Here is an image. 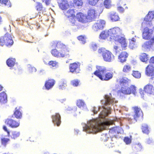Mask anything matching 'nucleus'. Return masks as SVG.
Returning a JSON list of instances; mask_svg holds the SVG:
<instances>
[{
	"mask_svg": "<svg viewBox=\"0 0 154 154\" xmlns=\"http://www.w3.org/2000/svg\"><path fill=\"white\" fill-rule=\"evenodd\" d=\"M109 31L111 41H112L117 36L122 34V30L118 27L110 29Z\"/></svg>",
	"mask_w": 154,
	"mask_h": 154,
	"instance_id": "10",
	"label": "nucleus"
},
{
	"mask_svg": "<svg viewBox=\"0 0 154 154\" xmlns=\"http://www.w3.org/2000/svg\"><path fill=\"white\" fill-rule=\"evenodd\" d=\"M76 105L79 108L83 107L84 106L85 103L83 100L79 99L77 101Z\"/></svg>",
	"mask_w": 154,
	"mask_h": 154,
	"instance_id": "40",
	"label": "nucleus"
},
{
	"mask_svg": "<svg viewBox=\"0 0 154 154\" xmlns=\"http://www.w3.org/2000/svg\"><path fill=\"white\" fill-rule=\"evenodd\" d=\"M109 17L112 22L119 21L120 18L118 14L115 12H112L109 14Z\"/></svg>",
	"mask_w": 154,
	"mask_h": 154,
	"instance_id": "25",
	"label": "nucleus"
},
{
	"mask_svg": "<svg viewBox=\"0 0 154 154\" xmlns=\"http://www.w3.org/2000/svg\"><path fill=\"white\" fill-rule=\"evenodd\" d=\"M105 21L104 20H98L92 26V28L95 31L102 29L105 26Z\"/></svg>",
	"mask_w": 154,
	"mask_h": 154,
	"instance_id": "16",
	"label": "nucleus"
},
{
	"mask_svg": "<svg viewBox=\"0 0 154 154\" xmlns=\"http://www.w3.org/2000/svg\"><path fill=\"white\" fill-rule=\"evenodd\" d=\"M100 54H101L104 60L106 62H112L115 59V57L110 51L105 50L104 49L101 48L98 50Z\"/></svg>",
	"mask_w": 154,
	"mask_h": 154,
	"instance_id": "6",
	"label": "nucleus"
},
{
	"mask_svg": "<svg viewBox=\"0 0 154 154\" xmlns=\"http://www.w3.org/2000/svg\"><path fill=\"white\" fill-rule=\"evenodd\" d=\"M79 82L78 79H74L71 81V84L73 86L76 87L79 85Z\"/></svg>",
	"mask_w": 154,
	"mask_h": 154,
	"instance_id": "46",
	"label": "nucleus"
},
{
	"mask_svg": "<svg viewBox=\"0 0 154 154\" xmlns=\"http://www.w3.org/2000/svg\"><path fill=\"white\" fill-rule=\"evenodd\" d=\"M125 8H126L127 9V8H127V7H125Z\"/></svg>",
	"mask_w": 154,
	"mask_h": 154,
	"instance_id": "62",
	"label": "nucleus"
},
{
	"mask_svg": "<svg viewBox=\"0 0 154 154\" xmlns=\"http://www.w3.org/2000/svg\"><path fill=\"white\" fill-rule=\"evenodd\" d=\"M131 69V66L129 64L125 65L122 69V71L125 73H128Z\"/></svg>",
	"mask_w": 154,
	"mask_h": 154,
	"instance_id": "31",
	"label": "nucleus"
},
{
	"mask_svg": "<svg viewBox=\"0 0 154 154\" xmlns=\"http://www.w3.org/2000/svg\"><path fill=\"white\" fill-rule=\"evenodd\" d=\"M10 141V139L8 138H3L1 139V142L2 144L4 145H6L8 143V142Z\"/></svg>",
	"mask_w": 154,
	"mask_h": 154,
	"instance_id": "48",
	"label": "nucleus"
},
{
	"mask_svg": "<svg viewBox=\"0 0 154 154\" xmlns=\"http://www.w3.org/2000/svg\"><path fill=\"white\" fill-rule=\"evenodd\" d=\"M7 95L3 91L0 93V102L2 103L7 102Z\"/></svg>",
	"mask_w": 154,
	"mask_h": 154,
	"instance_id": "30",
	"label": "nucleus"
},
{
	"mask_svg": "<svg viewBox=\"0 0 154 154\" xmlns=\"http://www.w3.org/2000/svg\"><path fill=\"white\" fill-rule=\"evenodd\" d=\"M75 13L74 9H69L65 12L64 14L66 17L68 19L69 23L71 26H77L78 23L75 20Z\"/></svg>",
	"mask_w": 154,
	"mask_h": 154,
	"instance_id": "5",
	"label": "nucleus"
},
{
	"mask_svg": "<svg viewBox=\"0 0 154 154\" xmlns=\"http://www.w3.org/2000/svg\"><path fill=\"white\" fill-rule=\"evenodd\" d=\"M129 80L125 77L117 79L116 82L121 87L120 90L118 91V93H122L125 94H130L133 93L135 94L136 93V88L134 85H131L128 87Z\"/></svg>",
	"mask_w": 154,
	"mask_h": 154,
	"instance_id": "3",
	"label": "nucleus"
},
{
	"mask_svg": "<svg viewBox=\"0 0 154 154\" xmlns=\"http://www.w3.org/2000/svg\"><path fill=\"white\" fill-rule=\"evenodd\" d=\"M109 111L105 110L102 111L99 114V118L90 121L86 127V131L89 133H95L104 129L106 126L112 125L113 121L107 119L104 122L103 120L107 116Z\"/></svg>",
	"mask_w": 154,
	"mask_h": 154,
	"instance_id": "1",
	"label": "nucleus"
},
{
	"mask_svg": "<svg viewBox=\"0 0 154 154\" xmlns=\"http://www.w3.org/2000/svg\"><path fill=\"white\" fill-rule=\"evenodd\" d=\"M141 129L143 133L148 134L149 133V130L148 125L145 124H143L142 125Z\"/></svg>",
	"mask_w": 154,
	"mask_h": 154,
	"instance_id": "34",
	"label": "nucleus"
},
{
	"mask_svg": "<svg viewBox=\"0 0 154 154\" xmlns=\"http://www.w3.org/2000/svg\"><path fill=\"white\" fill-rule=\"evenodd\" d=\"M69 6V3L66 0H62L61 2L59 5L60 8L63 10L67 9Z\"/></svg>",
	"mask_w": 154,
	"mask_h": 154,
	"instance_id": "23",
	"label": "nucleus"
},
{
	"mask_svg": "<svg viewBox=\"0 0 154 154\" xmlns=\"http://www.w3.org/2000/svg\"><path fill=\"white\" fill-rule=\"evenodd\" d=\"M75 20H77L78 23L79 22L83 23H85L88 22L86 15L81 12L77 13L75 15ZM79 23H78V26H79Z\"/></svg>",
	"mask_w": 154,
	"mask_h": 154,
	"instance_id": "14",
	"label": "nucleus"
},
{
	"mask_svg": "<svg viewBox=\"0 0 154 154\" xmlns=\"http://www.w3.org/2000/svg\"><path fill=\"white\" fill-rule=\"evenodd\" d=\"M114 146L111 143H110L107 145L106 146V149H107L112 148Z\"/></svg>",
	"mask_w": 154,
	"mask_h": 154,
	"instance_id": "55",
	"label": "nucleus"
},
{
	"mask_svg": "<svg viewBox=\"0 0 154 154\" xmlns=\"http://www.w3.org/2000/svg\"><path fill=\"white\" fill-rule=\"evenodd\" d=\"M154 44V36L150 40L148 41L145 43V47L148 48H149Z\"/></svg>",
	"mask_w": 154,
	"mask_h": 154,
	"instance_id": "35",
	"label": "nucleus"
},
{
	"mask_svg": "<svg viewBox=\"0 0 154 154\" xmlns=\"http://www.w3.org/2000/svg\"><path fill=\"white\" fill-rule=\"evenodd\" d=\"M104 98L105 99L104 105L105 106L112 105L114 103H116L115 99L112 98L110 94L109 95H105Z\"/></svg>",
	"mask_w": 154,
	"mask_h": 154,
	"instance_id": "20",
	"label": "nucleus"
},
{
	"mask_svg": "<svg viewBox=\"0 0 154 154\" xmlns=\"http://www.w3.org/2000/svg\"><path fill=\"white\" fill-rule=\"evenodd\" d=\"M37 5L35 7L37 11H41L43 9V6L41 3L39 2H37Z\"/></svg>",
	"mask_w": 154,
	"mask_h": 154,
	"instance_id": "45",
	"label": "nucleus"
},
{
	"mask_svg": "<svg viewBox=\"0 0 154 154\" xmlns=\"http://www.w3.org/2000/svg\"><path fill=\"white\" fill-rule=\"evenodd\" d=\"M146 25L143 29L142 33L143 38L145 39L148 40L150 39L152 33L153 31L151 29H149L148 27H150L151 25Z\"/></svg>",
	"mask_w": 154,
	"mask_h": 154,
	"instance_id": "12",
	"label": "nucleus"
},
{
	"mask_svg": "<svg viewBox=\"0 0 154 154\" xmlns=\"http://www.w3.org/2000/svg\"><path fill=\"white\" fill-rule=\"evenodd\" d=\"M119 43L121 45L122 49L125 50L127 46V43L125 37L122 35H119L115 38L112 41Z\"/></svg>",
	"mask_w": 154,
	"mask_h": 154,
	"instance_id": "13",
	"label": "nucleus"
},
{
	"mask_svg": "<svg viewBox=\"0 0 154 154\" xmlns=\"http://www.w3.org/2000/svg\"><path fill=\"white\" fill-rule=\"evenodd\" d=\"M77 38L79 41H81L83 44H84L86 42V39L87 38V37L85 35H81L78 36Z\"/></svg>",
	"mask_w": 154,
	"mask_h": 154,
	"instance_id": "38",
	"label": "nucleus"
},
{
	"mask_svg": "<svg viewBox=\"0 0 154 154\" xmlns=\"http://www.w3.org/2000/svg\"><path fill=\"white\" fill-rule=\"evenodd\" d=\"M128 56V53L125 51L121 52L118 56V59L119 62L123 63L125 62Z\"/></svg>",
	"mask_w": 154,
	"mask_h": 154,
	"instance_id": "19",
	"label": "nucleus"
},
{
	"mask_svg": "<svg viewBox=\"0 0 154 154\" xmlns=\"http://www.w3.org/2000/svg\"><path fill=\"white\" fill-rule=\"evenodd\" d=\"M124 141L127 144H129L131 142V139L128 137H125L124 138Z\"/></svg>",
	"mask_w": 154,
	"mask_h": 154,
	"instance_id": "49",
	"label": "nucleus"
},
{
	"mask_svg": "<svg viewBox=\"0 0 154 154\" xmlns=\"http://www.w3.org/2000/svg\"><path fill=\"white\" fill-rule=\"evenodd\" d=\"M51 47L55 48L51 50V53L53 56L57 57H63L69 54L70 49L68 46L60 42H54L52 43Z\"/></svg>",
	"mask_w": 154,
	"mask_h": 154,
	"instance_id": "2",
	"label": "nucleus"
},
{
	"mask_svg": "<svg viewBox=\"0 0 154 154\" xmlns=\"http://www.w3.org/2000/svg\"><path fill=\"white\" fill-rule=\"evenodd\" d=\"M20 134L19 132L17 131H13L12 133L11 137L12 139H15L19 137Z\"/></svg>",
	"mask_w": 154,
	"mask_h": 154,
	"instance_id": "42",
	"label": "nucleus"
},
{
	"mask_svg": "<svg viewBox=\"0 0 154 154\" xmlns=\"http://www.w3.org/2000/svg\"><path fill=\"white\" fill-rule=\"evenodd\" d=\"M69 72L72 73L77 74L80 72V65L79 63H73L69 65Z\"/></svg>",
	"mask_w": 154,
	"mask_h": 154,
	"instance_id": "15",
	"label": "nucleus"
},
{
	"mask_svg": "<svg viewBox=\"0 0 154 154\" xmlns=\"http://www.w3.org/2000/svg\"><path fill=\"white\" fill-rule=\"evenodd\" d=\"M91 48L93 50L95 51L97 49V45L96 44L93 43L91 46Z\"/></svg>",
	"mask_w": 154,
	"mask_h": 154,
	"instance_id": "51",
	"label": "nucleus"
},
{
	"mask_svg": "<svg viewBox=\"0 0 154 154\" xmlns=\"http://www.w3.org/2000/svg\"><path fill=\"white\" fill-rule=\"evenodd\" d=\"M99 14L96 10L91 8L88 11L86 16L88 22H90L94 20L99 16Z\"/></svg>",
	"mask_w": 154,
	"mask_h": 154,
	"instance_id": "9",
	"label": "nucleus"
},
{
	"mask_svg": "<svg viewBox=\"0 0 154 154\" xmlns=\"http://www.w3.org/2000/svg\"><path fill=\"white\" fill-rule=\"evenodd\" d=\"M15 62L16 60L15 58H9L7 60L6 63L8 67H13L14 66Z\"/></svg>",
	"mask_w": 154,
	"mask_h": 154,
	"instance_id": "27",
	"label": "nucleus"
},
{
	"mask_svg": "<svg viewBox=\"0 0 154 154\" xmlns=\"http://www.w3.org/2000/svg\"><path fill=\"white\" fill-rule=\"evenodd\" d=\"M67 86L66 82L65 81H63L59 85V88L60 89H63Z\"/></svg>",
	"mask_w": 154,
	"mask_h": 154,
	"instance_id": "43",
	"label": "nucleus"
},
{
	"mask_svg": "<svg viewBox=\"0 0 154 154\" xmlns=\"http://www.w3.org/2000/svg\"><path fill=\"white\" fill-rule=\"evenodd\" d=\"M14 43L11 35L8 33L0 38V45L2 46L5 45L7 47H10Z\"/></svg>",
	"mask_w": 154,
	"mask_h": 154,
	"instance_id": "7",
	"label": "nucleus"
},
{
	"mask_svg": "<svg viewBox=\"0 0 154 154\" xmlns=\"http://www.w3.org/2000/svg\"><path fill=\"white\" fill-rule=\"evenodd\" d=\"M118 10L121 13H123L124 11V9L121 6H119L117 7Z\"/></svg>",
	"mask_w": 154,
	"mask_h": 154,
	"instance_id": "53",
	"label": "nucleus"
},
{
	"mask_svg": "<svg viewBox=\"0 0 154 154\" xmlns=\"http://www.w3.org/2000/svg\"><path fill=\"white\" fill-rule=\"evenodd\" d=\"M43 2H45L47 5H48L50 4V0H42Z\"/></svg>",
	"mask_w": 154,
	"mask_h": 154,
	"instance_id": "58",
	"label": "nucleus"
},
{
	"mask_svg": "<svg viewBox=\"0 0 154 154\" xmlns=\"http://www.w3.org/2000/svg\"><path fill=\"white\" fill-rule=\"evenodd\" d=\"M4 5L8 7L11 6V4L9 0H0V5Z\"/></svg>",
	"mask_w": 154,
	"mask_h": 154,
	"instance_id": "39",
	"label": "nucleus"
},
{
	"mask_svg": "<svg viewBox=\"0 0 154 154\" xmlns=\"http://www.w3.org/2000/svg\"><path fill=\"white\" fill-rule=\"evenodd\" d=\"M154 17V11H149L148 14L144 18V21L142 23V27L143 28L148 25L149 26L151 25L152 23L151 22L152 20L153 19Z\"/></svg>",
	"mask_w": 154,
	"mask_h": 154,
	"instance_id": "11",
	"label": "nucleus"
},
{
	"mask_svg": "<svg viewBox=\"0 0 154 154\" xmlns=\"http://www.w3.org/2000/svg\"><path fill=\"white\" fill-rule=\"evenodd\" d=\"M110 1L109 0H105L103 2V4L106 8H109L111 6Z\"/></svg>",
	"mask_w": 154,
	"mask_h": 154,
	"instance_id": "44",
	"label": "nucleus"
},
{
	"mask_svg": "<svg viewBox=\"0 0 154 154\" xmlns=\"http://www.w3.org/2000/svg\"><path fill=\"white\" fill-rule=\"evenodd\" d=\"M52 122L54 124H56L57 126H59L61 122V117L58 113H56L55 114L52 116Z\"/></svg>",
	"mask_w": 154,
	"mask_h": 154,
	"instance_id": "21",
	"label": "nucleus"
},
{
	"mask_svg": "<svg viewBox=\"0 0 154 154\" xmlns=\"http://www.w3.org/2000/svg\"><path fill=\"white\" fill-rule=\"evenodd\" d=\"M132 75L136 78H140L141 77V73L137 71H133Z\"/></svg>",
	"mask_w": 154,
	"mask_h": 154,
	"instance_id": "41",
	"label": "nucleus"
},
{
	"mask_svg": "<svg viewBox=\"0 0 154 154\" xmlns=\"http://www.w3.org/2000/svg\"><path fill=\"white\" fill-rule=\"evenodd\" d=\"M5 124L12 128H16L20 125L19 121H16L12 119L7 118L5 120Z\"/></svg>",
	"mask_w": 154,
	"mask_h": 154,
	"instance_id": "17",
	"label": "nucleus"
},
{
	"mask_svg": "<svg viewBox=\"0 0 154 154\" xmlns=\"http://www.w3.org/2000/svg\"><path fill=\"white\" fill-rule=\"evenodd\" d=\"M2 128H3V129L5 131H6V132H7V134H8V136H9L10 135V133L9 131L8 130V129H7L6 126H5V125L3 126Z\"/></svg>",
	"mask_w": 154,
	"mask_h": 154,
	"instance_id": "52",
	"label": "nucleus"
},
{
	"mask_svg": "<svg viewBox=\"0 0 154 154\" xmlns=\"http://www.w3.org/2000/svg\"><path fill=\"white\" fill-rule=\"evenodd\" d=\"M48 64L52 67H56L57 65V63L56 61L51 60L48 62Z\"/></svg>",
	"mask_w": 154,
	"mask_h": 154,
	"instance_id": "47",
	"label": "nucleus"
},
{
	"mask_svg": "<svg viewBox=\"0 0 154 154\" xmlns=\"http://www.w3.org/2000/svg\"><path fill=\"white\" fill-rule=\"evenodd\" d=\"M142 149V146L140 144H136L133 146V149L136 151L139 152Z\"/></svg>",
	"mask_w": 154,
	"mask_h": 154,
	"instance_id": "36",
	"label": "nucleus"
},
{
	"mask_svg": "<svg viewBox=\"0 0 154 154\" xmlns=\"http://www.w3.org/2000/svg\"><path fill=\"white\" fill-rule=\"evenodd\" d=\"M123 132V130L121 127H116L113 128L111 130L110 133L114 134V136H116L117 134H121Z\"/></svg>",
	"mask_w": 154,
	"mask_h": 154,
	"instance_id": "24",
	"label": "nucleus"
},
{
	"mask_svg": "<svg viewBox=\"0 0 154 154\" xmlns=\"http://www.w3.org/2000/svg\"><path fill=\"white\" fill-rule=\"evenodd\" d=\"M3 88V87L0 85V91H1L2 90Z\"/></svg>",
	"mask_w": 154,
	"mask_h": 154,
	"instance_id": "60",
	"label": "nucleus"
},
{
	"mask_svg": "<svg viewBox=\"0 0 154 154\" xmlns=\"http://www.w3.org/2000/svg\"><path fill=\"white\" fill-rule=\"evenodd\" d=\"M145 73L147 76L152 77V79H154V66L151 64L148 65L146 68Z\"/></svg>",
	"mask_w": 154,
	"mask_h": 154,
	"instance_id": "18",
	"label": "nucleus"
},
{
	"mask_svg": "<svg viewBox=\"0 0 154 154\" xmlns=\"http://www.w3.org/2000/svg\"><path fill=\"white\" fill-rule=\"evenodd\" d=\"M101 138L102 139V140L106 141L107 140V139L106 136L105 134H103L102 135L101 137Z\"/></svg>",
	"mask_w": 154,
	"mask_h": 154,
	"instance_id": "54",
	"label": "nucleus"
},
{
	"mask_svg": "<svg viewBox=\"0 0 154 154\" xmlns=\"http://www.w3.org/2000/svg\"><path fill=\"white\" fill-rule=\"evenodd\" d=\"M2 21V18L0 16V24L1 23Z\"/></svg>",
	"mask_w": 154,
	"mask_h": 154,
	"instance_id": "61",
	"label": "nucleus"
},
{
	"mask_svg": "<svg viewBox=\"0 0 154 154\" xmlns=\"http://www.w3.org/2000/svg\"><path fill=\"white\" fill-rule=\"evenodd\" d=\"M55 83V80L53 79H49L46 81L45 86L47 90L52 88Z\"/></svg>",
	"mask_w": 154,
	"mask_h": 154,
	"instance_id": "22",
	"label": "nucleus"
},
{
	"mask_svg": "<svg viewBox=\"0 0 154 154\" xmlns=\"http://www.w3.org/2000/svg\"><path fill=\"white\" fill-rule=\"evenodd\" d=\"M99 108L98 109V110H99Z\"/></svg>",
	"mask_w": 154,
	"mask_h": 154,
	"instance_id": "63",
	"label": "nucleus"
},
{
	"mask_svg": "<svg viewBox=\"0 0 154 154\" xmlns=\"http://www.w3.org/2000/svg\"><path fill=\"white\" fill-rule=\"evenodd\" d=\"M93 112L95 114H96L97 113V111L96 110L95 108V107H94L93 108Z\"/></svg>",
	"mask_w": 154,
	"mask_h": 154,
	"instance_id": "59",
	"label": "nucleus"
},
{
	"mask_svg": "<svg viewBox=\"0 0 154 154\" xmlns=\"http://www.w3.org/2000/svg\"><path fill=\"white\" fill-rule=\"evenodd\" d=\"M119 47L117 46H115L114 47V49L115 50V52L117 53H118L119 52V51L118 50Z\"/></svg>",
	"mask_w": 154,
	"mask_h": 154,
	"instance_id": "56",
	"label": "nucleus"
},
{
	"mask_svg": "<svg viewBox=\"0 0 154 154\" xmlns=\"http://www.w3.org/2000/svg\"><path fill=\"white\" fill-rule=\"evenodd\" d=\"M149 63L150 64H154V57H152L150 58Z\"/></svg>",
	"mask_w": 154,
	"mask_h": 154,
	"instance_id": "57",
	"label": "nucleus"
},
{
	"mask_svg": "<svg viewBox=\"0 0 154 154\" xmlns=\"http://www.w3.org/2000/svg\"><path fill=\"white\" fill-rule=\"evenodd\" d=\"M20 107H16L14 113L15 117L17 119H21L22 117V113L20 111Z\"/></svg>",
	"mask_w": 154,
	"mask_h": 154,
	"instance_id": "28",
	"label": "nucleus"
},
{
	"mask_svg": "<svg viewBox=\"0 0 154 154\" xmlns=\"http://www.w3.org/2000/svg\"><path fill=\"white\" fill-rule=\"evenodd\" d=\"M148 55L145 53H142L140 56V60L143 62H146L148 60Z\"/></svg>",
	"mask_w": 154,
	"mask_h": 154,
	"instance_id": "32",
	"label": "nucleus"
},
{
	"mask_svg": "<svg viewBox=\"0 0 154 154\" xmlns=\"http://www.w3.org/2000/svg\"><path fill=\"white\" fill-rule=\"evenodd\" d=\"M29 71L30 72H35L36 71V69L34 67L30 66L29 67Z\"/></svg>",
	"mask_w": 154,
	"mask_h": 154,
	"instance_id": "50",
	"label": "nucleus"
},
{
	"mask_svg": "<svg viewBox=\"0 0 154 154\" xmlns=\"http://www.w3.org/2000/svg\"><path fill=\"white\" fill-rule=\"evenodd\" d=\"M97 70L94 73L96 76L103 81H108L111 79L113 75L112 72H106V68L103 66H97Z\"/></svg>",
	"mask_w": 154,
	"mask_h": 154,
	"instance_id": "4",
	"label": "nucleus"
},
{
	"mask_svg": "<svg viewBox=\"0 0 154 154\" xmlns=\"http://www.w3.org/2000/svg\"><path fill=\"white\" fill-rule=\"evenodd\" d=\"M134 114L133 118L134 120L137 121L141 118H143V114L140 107L138 106H135L132 107Z\"/></svg>",
	"mask_w": 154,
	"mask_h": 154,
	"instance_id": "8",
	"label": "nucleus"
},
{
	"mask_svg": "<svg viewBox=\"0 0 154 154\" xmlns=\"http://www.w3.org/2000/svg\"><path fill=\"white\" fill-rule=\"evenodd\" d=\"M73 4L74 6H81L83 5V2L82 0H73Z\"/></svg>",
	"mask_w": 154,
	"mask_h": 154,
	"instance_id": "37",
	"label": "nucleus"
},
{
	"mask_svg": "<svg viewBox=\"0 0 154 154\" xmlns=\"http://www.w3.org/2000/svg\"><path fill=\"white\" fill-rule=\"evenodd\" d=\"M137 47V45L136 42V40L132 38L130 41L129 44V47L131 49H134Z\"/></svg>",
	"mask_w": 154,
	"mask_h": 154,
	"instance_id": "33",
	"label": "nucleus"
},
{
	"mask_svg": "<svg viewBox=\"0 0 154 154\" xmlns=\"http://www.w3.org/2000/svg\"><path fill=\"white\" fill-rule=\"evenodd\" d=\"M109 36V31L104 30L102 31L100 35V39H104Z\"/></svg>",
	"mask_w": 154,
	"mask_h": 154,
	"instance_id": "29",
	"label": "nucleus"
},
{
	"mask_svg": "<svg viewBox=\"0 0 154 154\" xmlns=\"http://www.w3.org/2000/svg\"><path fill=\"white\" fill-rule=\"evenodd\" d=\"M153 89V85L149 84L146 85L143 88V91L144 92L149 94L152 92Z\"/></svg>",
	"mask_w": 154,
	"mask_h": 154,
	"instance_id": "26",
	"label": "nucleus"
}]
</instances>
